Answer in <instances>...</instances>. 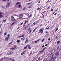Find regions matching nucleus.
I'll use <instances>...</instances> for the list:
<instances>
[{
    "instance_id": "nucleus-1",
    "label": "nucleus",
    "mask_w": 61,
    "mask_h": 61,
    "mask_svg": "<svg viewBox=\"0 0 61 61\" xmlns=\"http://www.w3.org/2000/svg\"><path fill=\"white\" fill-rule=\"evenodd\" d=\"M10 2H9L7 3L6 7V8H8L9 7V6H10Z\"/></svg>"
},
{
    "instance_id": "nucleus-2",
    "label": "nucleus",
    "mask_w": 61,
    "mask_h": 61,
    "mask_svg": "<svg viewBox=\"0 0 61 61\" xmlns=\"http://www.w3.org/2000/svg\"><path fill=\"white\" fill-rule=\"evenodd\" d=\"M28 20H25V23H24V24L23 26V27H24V26H25V24H26V23H27H27H28Z\"/></svg>"
},
{
    "instance_id": "nucleus-3",
    "label": "nucleus",
    "mask_w": 61,
    "mask_h": 61,
    "mask_svg": "<svg viewBox=\"0 0 61 61\" xmlns=\"http://www.w3.org/2000/svg\"><path fill=\"white\" fill-rule=\"evenodd\" d=\"M43 29H41L40 30L39 32H38L39 33H41V35L42 34H43V31H43Z\"/></svg>"
},
{
    "instance_id": "nucleus-4",
    "label": "nucleus",
    "mask_w": 61,
    "mask_h": 61,
    "mask_svg": "<svg viewBox=\"0 0 61 61\" xmlns=\"http://www.w3.org/2000/svg\"><path fill=\"white\" fill-rule=\"evenodd\" d=\"M10 38V37H6L5 39V41H8V40Z\"/></svg>"
},
{
    "instance_id": "nucleus-5",
    "label": "nucleus",
    "mask_w": 61,
    "mask_h": 61,
    "mask_svg": "<svg viewBox=\"0 0 61 61\" xmlns=\"http://www.w3.org/2000/svg\"><path fill=\"white\" fill-rule=\"evenodd\" d=\"M14 46L15 48H10V49L12 50H14V49L15 50V49H16V46L15 45Z\"/></svg>"
},
{
    "instance_id": "nucleus-6",
    "label": "nucleus",
    "mask_w": 61,
    "mask_h": 61,
    "mask_svg": "<svg viewBox=\"0 0 61 61\" xmlns=\"http://www.w3.org/2000/svg\"><path fill=\"white\" fill-rule=\"evenodd\" d=\"M11 18L12 19V20L14 22V21H15V18H14V17L13 16H11Z\"/></svg>"
},
{
    "instance_id": "nucleus-7",
    "label": "nucleus",
    "mask_w": 61,
    "mask_h": 61,
    "mask_svg": "<svg viewBox=\"0 0 61 61\" xmlns=\"http://www.w3.org/2000/svg\"><path fill=\"white\" fill-rule=\"evenodd\" d=\"M30 24H29L27 26H25L24 27L25 29H26L27 28H28V26H30Z\"/></svg>"
},
{
    "instance_id": "nucleus-8",
    "label": "nucleus",
    "mask_w": 61,
    "mask_h": 61,
    "mask_svg": "<svg viewBox=\"0 0 61 61\" xmlns=\"http://www.w3.org/2000/svg\"><path fill=\"white\" fill-rule=\"evenodd\" d=\"M17 23V21H15L12 24H11V26H12V25H14L15 24H16V23Z\"/></svg>"
},
{
    "instance_id": "nucleus-9",
    "label": "nucleus",
    "mask_w": 61,
    "mask_h": 61,
    "mask_svg": "<svg viewBox=\"0 0 61 61\" xmlns=\"http://www.w3.org/2000/svg\"><path fill=\"white\" fill-rule=\"evenodd\" d=\"M28 39L27 38L26 40L25 43L26 44H27V43H28Z\"/></svg>"
},
{
    "instance_id": "nucleus-10",
    "label": "nucleus",
    "mask_w": 61,
    "mask_h": 61,
    "mask_svg": "<svg viewBox=\"0 0 61 61\" xmlns=\"http://www.w3.org/2000/svg\"><path fill=\"white\" fill-rule=\"evenodd\" d=\"M25 37H23L22 38H21V41H24L25 40Z\"/></svg>"
},
{
    "instance_id": "nucleus-11",
    "label": "nucleus",
    "mask_w": 61,
    "mask_h": 61,
    "mask_svg": "<svg viewBox=\"0 0 61 61\" xmlns=\"http://www.w3.org/2000/svg\"><path fill=\"white\" fill-rule=\"evenodd\" d=\"M39 40H40V39H39L37 41H36L35 42V43H37V42H39Z\"/></svg>"
},
{
    "instance_id": "nucleus-12",
    "label": "nucleus",
    "mask_w": 61,
    "mask_h": 61,
    "mask_svg": "<svg viewBox=\"0 0 61 61\" xmlns=\"http://www.w3.org/2000/svg\"><path fill=\"white\" fill-rule=\"evenodd\" d=\"M20 2H17L16 3V5H20Z\"/></svg>"
},
{
    "instance_id": "nucleus-13",
    "label": "nucleus",
    "mask_w": 61,
    "mask_h": 61,
    "mask_svg": "<svg viewBox=\"0 0 61 61\" xmlns=\"http://www.w3.org/2000/svg\"><path fill=\"white\" fill-rule=\"evenodd\" d=\"M40 21V20H38L36 21V25H37V24H38L39 23V22Z\"/></svg>"
},
{
    "instance_id": "nucleus-14",
    "label": "nucleus",
    "mask_w": 61,
    "mask_h": 61,
    "mask_svg": "<svg viewBox=\"0 0 61 61\" xmlns=\"http://www.w3.org/2000/svg\"><path fill=\"white\" fill-rule=\"evenodd\" d=\"M27 46L28 47V49H31V48L30 47V45H27Z\"/></svg>"
},
{
    "instance_id": "nucleus-15",
    "label": "nucleus",
    "mask_w": 61,
    "mask_h": 61,
    "mask_svg": "<svg viewBox=\"0 0 61 61\" xmlns=\"http://www.w3.org/2000/svg\"><path fill=\"white\" fill-rule=\"evenodd\" d=\"M59 52H57L55 54V55H59Z\"/></svg>"
},
{
    "instance_id": "nucleus-16",
    "label": "nucleus",
    "mask_w": 61,
    "mask_h": 61,
    "mask_svg": "<svg viewBox=\"0 0 61 61\" xmlns=\"http://www.w3.org/2000/svg\"><path fill=\"white\" fill-rule=\"evenodd\" d=\"M28 47V46H27V45L24 48V49H27V48Z\"/></svg>"
},
{
    "instance_id": "nucleus-17",
    "label": "nucleus",
    "mask_w": 61,
    "mask_h": 61,
    "mask_svg": "<svg viewBox=\"0 0 61 61\" xmlns=\"http://www.w3.org/2000/svg\"><path fill=\"white\" fill-rule=\"evenodd\" d=\"M4 17V15H3L1 14L0 15V18L1 17Z\"/></svg>"
},
{
    "instance_id": "nucleus-18",
    "label": "nucleus",
    "mask_w": 61,
    "mask_h": 61,
    "mask_svg": "<svg viewBox=\"0 0 61 61\" xmlns=\"http://www.w3.org/2000/svg\"><path fill=\"white\" fill-rule=\"evenodd\" d=\"M24 16V15L23 14H20V16L21 17H23Z\"/></svg>"
},
{
    "instance_id": "nucleus-19",
    "label": "nucleus",
    "mask_w": 61,
    "mask_h": 61,
    "mask_svg": "<svg viewBox=\"0 0 61 61\" xmlns=\"http://www.w3.org/2000/svg\"><path fill=\"white\" fill-rule=\"evenodd\" d=\"M25 36V35L23 34L22 36H20V37H24Z\"/></svg>"
},
{
    "instance_id": "nucleus-20",
    "label": "nucleus",
    "mask_w": 61,
    "mask_h": 61,
    "mask_svg": "<svg viewBox=\"0 0 61 61\" xmlns=\"http://www.w3.org/2000/svg\"><path fill=\"white\" fill-rule=\"evenodd\" d=\"M20 17L19 18V19H23V18H22V17L20 16Z\"/></svg>"
},
{
    "instance_id": "nucleus-21",
    "label": "nucleus",
    "mask_w": 61,
    "mask_h": 61,
    "mask_svg": "<svg viewBox=\"0 0 61 61\" xmlns=\"http://www.w3.org/2000/svg\"><path fill=\"white\" fill-rule=\"evenodd\" d=\"M20 41V40H18L17 41V43H19Z\"/></svg>"
},
{
    "instance_id": "nucleus-22",
    "label": "nucleus",
    "mask_w": 61,
    "mask_h": 61,
    "mask_svg": "<svg viewBox=\"0 0 61 61\" xmlns=\"http://www.w3.org/2000/svg\"><path fill=\"white\" fill-rule=\"evenodd\" d=\"M6 19H5L3 20V22L5 23L6 22Z\"/></svg>"
},
{
    "instance_id": "nucleus-23",
    "label": "nucleus",
    "mask_w": 61,
    "mask_h": 61,
    "mask_svg": "<svg viewBox=\"0 0 61 61\" xmlns=\"http://www.w3.org/2000/svg\"><path fill=\"white\" fill-rule=\"evenodd\" d=\"M56 59V57H54L53 58H52L51 59H53V60H55Z\"/></svg>"
},
{
    "instance_id": "nucleus-24",
    "label": "nucleus",
    "mask_w": 61,
    "mask_h": 61,
    "mask_svg": "<svg viewBox=\"0 0 61 61\" xmlns=\"http://www.w3.org/2000/svg\"><path fill=\"white\" fill-rule=\"evenodd\" d=\"M23 23H24V22H22V23H20V25H23Z\"/></svg>"
},
{
    "instance_id": "nucleus-25",
    "label": "nucleus",
    "mask_w": 61,
    "mask_h": 61,
    "mask_svg": "<svg viewBox=\"0 0 61 61\" xmlns=\"http://www.w3.org/2000/svg\"><path fill=\"white\" fill-rule=\"evenodd\" d=\"M53 57H54V54H53L52 55V57H51V59L52 58H53Z\"/></svg>"
},
{
    "instance_id": "nucleus-26",
    "label": "nucleus",
    "mask_w": 61,
    "mask_h": 61,
    "mask_svg": "<svg viewBox=\"0 0 61 61\" xmlns=\"http://www.w3.org/2000/svg\"><path fill=\"white\" fill-rule=\"evenodd\" d=\"M13 42L14 41L11 42H10V43H9V45H10V44H12Z\"/></svg>"
},
{
    "instance_id": "nucleus-27",
    "label": "nucleus",
    "mask_w": 61,
    "mask_h": 61,
    "mask_svg": "<svg viewBox=\"0 0 61 61\" xmlns=\"http://www.w3.org/2000/svg\"><path fill=\"white\" fill-rule=\"evenodd\" d=\"M32 52H31L29 55V56H31V55H32Z\"/></svg>"
},
{
    "instance_id": "nucleus-28",
    "label": "nucleus",
    "mask_w": 61,
    "mask_h": 61,
    "mask_svg": "<svg viewBox=\"0 0 61 61\" xmlns=\"http://www.w3.org/2000/svg\"><path fill=\"white\" fill-rule=\"evenodd\" d=\"M18 7L19 8H20V7H21V5H19L18 6Z\"/></svg>"
},
{
    "instance_id": "nucleus-29",
    "label": "nucleus",
    "mask_w": 61,
    "mask_h": 61,
    "mask_svg": "<svg viewBox=\"0 0 61 61\" xmlns=\"http://www.w3.org/2000/svg\"><path fill=\"white\" fill-rule=\"evenodd\" d=\"M41 9V8H38L37 9V10H40V9Z\"/></svg>"
},
{
    "instance_id": "nucleus-30",
    "label": "nucleus",
    "mask_w": 61,
    "mask_h": 61,
    "mask_svg": "<svg viewBox=\"0 0 61 61\" xmlns=\"http://www.w3.org/2000/svg\"><path fill=\"white\" fill-rule=\"evenodd\" d=\"M58 28H57L56 29V30L55 31H57V30H58Z\"/></svg>"
},
{
    "instance_id": "nucleus-31",
    "label": "nucleus",
    "mask_w": 61,
    "mask_h": 61,
    "mask_svg": "<svg viewBox=\"0 0 61 61\" xmlns=\"http://www.w3.org/2000/svg\"><path fill=\"white\" fill-rule=\"evenodd\" d=\"M59 47H60V46H59L58 47L57 49H59Z\"/></svg>"
},
{
    "instance_id": "nucleus-32",
    "label": "nucleus",
    "mask_w": 61,
    "mask_h": 61,
    "mask_svg": "<svg viewBox=\"0 0 61 61\" xmlns=\"http://www.w3.org/2000/svg\"><path fill=\"white\" fill-rule=\"evenodd\" d=\"M54 52V51H53V50H51V51L50 52L51 53H53Z\"/></svg>"
},
{
    "instance_id": "nucleus-33",
    "label": "nucleus",
    "mask_w": 61,
    "mask_h": 61,
    "mask_svg": "<svg viewBox=\"0 0 61 61\" xmlns=\"http://www.w3.org/2000/svg\"><path fill=\"white\" fill-rule=\"evenodd\" d=\"M44 40H45V39H43L42 40L41 42H43V41H44Z\"/></svg>"
},
{
    "instance_id": "nucleus-34",
    "label": "nucleus",
    "mask_w": 61,
    "mask_h": 61,
    "mask_svg": "<svg viewBox=\"0 0 61 61\" xmlns=\"http://www.w3.org/2000/svg\"><path fill=\"white\" fill-rule=\"evenodd\" d=\"M41 59V58L40 57H39V58L38 59V60H39V59Z\"/></svg>"
},
{
    "instance_id": "nucleus-35",
    "label": "nucleus",
    "mask_w": 61,
    "mask_h": 61,
    "mask_svg": "<svg viewBox=\"0 0 61 61\" xmlns=\"http://www.w3.org/2000/svg\"><path fill=\"white\" fill-rule=\"evenodd\" d=\"M60 43V41H59L57 42V44H59Z\"/></svg>"
},
{
    "instance_id": "nucleus-36",
    "label": "nucleus",
    "mask_w": 61,
    "mask_h": 61,
    "mask_svg": "<svg viewBox=\"0 0 61 61\" xmlns=\"http://www.w3.org/2000/svg\"><path fill=\"white\" fill-rule=\"evenodd\" d=\"M49 29V27H48L47 28H46L45 29V30H46V29Z\"/></svg>"
},
{
    "instance_id": "nucleus-37",
    "label": "nucleus",
    "mask_w": 61,
    "mask_h": 61,
    "mask_svg": "<svg viewBox=\"0 0 61 61\" xmlns=\"http://www.w3.org/2000/svg\"><path fill=\"white\" fill-rule=\"evenodd\" d=\"M46 13V11H45L44 12H43V13L42 14V15H43V14H44V13Z\"/></svg>"
},
{
    "instance_id": "nucleus-38",
    "label": "nucleus",
    "mask_w": 61,
    "mask_h": 61,
    "mask_svg": "<svg viewBox=\"0 0 61 61\" xmlns=\"http://www.w3.org/2000/svg\"><path fill=\"white\" fill-rule=\"evenodd\" d=\"M33 25H36V22H34V23H33Z\"/></svg>"
},
{
    "instance_id": "nucleus-39",
    "label": "nucleus",
    "mask_w": 61,
    "mask_h": 61,
    "mask_svg": "<svg viewBox=\"0 0 61 61\" xmlns=\"http://www.w3.org/2000/svg\"><path fill=\"white\" fill-rule=\"evenodd\" d=\"M25 51H23L22 53H23V54H25Z\"/></svg>"
},
{
    "instance_id": "nucleus-40",
    "label": "nucleus",
    "mask_w": 61,
    "mask_h": 61,
    "mask_svg": "<svg viewBox=\"0 0 61 61\" xmlns=\"http://www.w3.org/2000/svg\"><path fill=\"white\" fill-rule=\"evenodd\" d=\"M32 16V14H31L29 16V17H31V16Z\"/></svg>"
},
{
    "instance_id": "nucleus-41",
    "label": "nucleus",
    "mask_w": 61,
    "mask_h": 61,
    "mask_svg": "<svg viewBox=\"0 0 61 61\" xmlns=\"http://www.w3.org/2000/svg\"><path fill=\"white\" fill-rule=\"evenodd\" d=\"M14 52H13L12 53H11V54H10L11 55H13L14 54Z\"/></svg>"
},
{
    "instance_id": "nucleus-42",
    "label": "nucleus",
    "mask_w": 61,
    "mask_h": 61,
    "mask_svg": "<svg viewBox=\"0 0 61 61\" xmlns=\"http://www.w3.org/2000/svg\"><path fill=\"white\" fill-rule=\"evenodd\" d=\"M3 59H4V58L1 59L0 60L1 61H2V60H3Z\"/></svg>"
},
{
    "instance_id": "nucleus-43",
    "label": "nucleus",
    "mask_w": 61,
    "mask_h": 61,
    "mask_svg": "<svg viewBox=\"0 0 61 61\" xmlns=\"http://www.w3.org/2000/svg\"><path fill=\"white\" fill-rule=\"evenodd\" d=\"M31 4V3H28L27 4V5H30V4Z\"/></svg>"
},
{
    "instance_id": "nucleus-44",
    "label": "nucleus",
    "mask_w": 61,
    "mask_h": 61,
    "mask_svg": "<svg viewBox=\"0 0 61 61\" xmlns=\"http://www.w3.org/2000/svg\"><path fill=\"white\" fill-rule=\"evenodd\" d=\"M7 58V57H4V58H4V59H6Z\"/></svg>"
},
{
    "instance_id": "nucleus-45",
    "label": "nucleus",
    "mask_w": 61,
    "mask_h": 61,
    "mask_svg": "<svg viewBox=\"0 0 61 61\" xmlns=\"http://www.w3.org/2000/svg\"><path fill=\"white\" fill-rule=\"evenodd\" d=\"M54 10V9H52L51 10V11H53V10Z\"/></svg>"
},
{
    "instance_id": "nucleus-46",
    "label": "nucleus",
    "mask_w": 61,
    "mask_h": 61,
    "mask_svg": "<svg viewBox=\"0 0 61 61\" xmlns=\"http://www.w3.org/2000/svg\"><path fill=\"white\" fill-rule=\"evenodd\" d=\"M45 47L44 45H43V46H42V48H43V47Z\"/></svg>"
},
{
    "instance_id": "nucleus-47",
    "label": "nucleus",
    "mask_w": 61,
    "mask_h": 61,
    "mask_svg": "<svg viewBox=\"0 0 61 61\" xmlns=\"http://www.w3.org/2000/svg\"><path fill=\"white\" fill-rule=\"evenodd\" d=\"M42 16V18H44V17H45V16L44 15H43Z\"/></svg>"
},
{
    "instance_id": "nucleus-48",
    "label": "nucleus",
    "mask_w": 61,
    "mask_h": 61,
    "mask_svg": "<svg viewBox=\"0 0 61 61\" xmlns=\"http://www.w3.org/2000/svg\"><path fill=\"white\" fill-rule=\"evenodd\" d=\"M57 14V13H56L54 14V15H56Z\"/></svg>"
},
{
    "instance_id": "nucleus-49",
    "label": "nucleus",
    "mask_w": 61,
    "mask_h": 61,
    "mask_svg": "<svg viewBox=\"0 0 61 61\" xmlns=\"http://www.w3.org/2000/svg\"><path fill=\"white\" fill-rule=\"evenodd\" d=\"M56 39H57L58 38V37L57 36H56L55 37Z\"/></svg>"
},
{
    "instance_id": "nucleus-50",
    "label": "nucleus",
    "mask_w": 61,
    "mask_h": 61,
    "mask_svg": "<svg viewBox=\"0 0 61 61\" xmlns=\"http://www.w3.org/2000/svg\"><path fill=\"white\" fill-rule=\"evenodd\" d=\"M45 46H47V44H46L45 45Z\"/></svg>"
},
{
    "instance_id": "nucleus-51",
    "label": "nucleus",
    "mask_w": 61,
    "mask_h": 61,
    "mask_svg": "<svg viewBox=\"0 0 61 61\" xmlns=\"http://www.w3.org/2000/svg\"><path fill=\"white\" fill-rule=\"evenodd\" d=\"M4 35H6V32H5V33Z\"/></svg>"
},
{
    "instance_id": "nucleus-52",
    "label": "nucleus",
    "mask_w": 61,
    "mask_h": 61,
    "mask_svg": "<svg viewBox=\"0 0 61 61\" xmlns=\"http://www.w3.org/2000/svg\"><path fill=\"white\" fill-rule=\"evenodd\" d=\"M12 53V51H10V54L11 55V54Z\"/></svg>"
},
{
    "instance_id": "nucleus-53",
    "label": "nucleus",
    "mask_w": 61,
    "mask_h": 61,
    "mask_svg": "<svg viewBox=\"0 0 61 61\" xmlns=\"http://www.w3.org/2000/svg\"><path fill=\"white\" fill-rule=\"evenodd\" d=\"M2 24L0 25V28L1 27V26H2Z\"/></svg>"
},
{
    "instance_id": "nucleus-54",
    "label": "nucleus",
    "mask_w": 61,
    "mask_h": 61,
    "mask_svg": "<svg viewBox=\"0 0 61 61\" xmlns=\"http://www.w3.org/2000/svg\"><path fill=\"white\" fill-rule=\"evenodd\" d=\"M42 52H43L42 51H41V52H40V53H42Z\"/></svg>"
},
{
    "instance_id": "nucleus-55",
    "label": "nucleus",
    "mask_w": 61,
    "mask_h": 61,
    "mask_svg": "<svg viewBox=\"0 0 61 61\" xmlns=\"http://www.w3.org/2000/svg\"><path fill=\"white\" fill-rule=\"evenodd\" d=\"M7 36L8 37H9V36H10V35H8V36Z\"/></svg>"
},
{
    "instance_id": "nucleus-56",
    "label": "nucleus",
    "mask_w": 61,
    "mask_h": 61,
    "mask_svg": "<svg viewBox=\"0 0 61 61\" xmlns=\"http://www.w3.org/2000/svg\"><path fill=\"white\" fill-rule=\"evenodd\" d=\"M2 8H5V7H4V6H2Z\"/></svg>"
},
{
    "instance_id": "nucleus-57",
    "label": "nucleus",
    "mask_w": 61,
    "mask_h": 61,
    "mask_svg": "<svg viewBox=\"0 0 61 61\" xmlns=\"http://www.w3.org/2000/svg\"><path fill=\"white\" fill-rule=\"evenodd\" d=\"M48 31H46V33H48Z\"/></svg>"
},
{
    "instance_id": "nucleus-58",
    "label": "nucleus",
    "mask_w": 61,
    "mask_h": 61,
    "mask_svg": "<svg viewBox=\"0 0 61 61\" xmlns=\"http://www.w3.org/2000/svg\"><path fill=\"white\" fill-rule=\"evenodd\" d=\"M12 61H15V60L14 59H13Z\"/></svg>"
},
{
    "instance_id": "nucleus-59",
    "label": "nucleus",
    "mask_w": 61,
    "mask_h": 61,
    "mask_svg": "<svg viewBox=\"0 0 61 61\" xmlns=\"http://www.w3.org/2000/svg\"><path fill=\"white\" fill-rule=\"evenodd\" d=\"M23 55V53H22L21 54V55Z\"/></svg>"
},
{
    "instance_id": "nucleus-60",
    "label": "nucleus",
    "mask_w": 61,
    "mask_h": 61,
    "mask_svg": "<svg viewBox=\"0 0 61 61\" xmlns=\"http://www.w3.org/2000/svg\"><path fill=\"white\" fill-rule=\"evenodd\" d=\"M3 1H6V0H3Z\"/></svg>"
},
{
    "instance_id": "nucleus-61",
    "label": "nucleus",
    "mask_w": 61,
    "mask_h": 61,
    "mask_svg": "<svg viewBox=\"0 0 61 61\" xmlns=\"http://www.w3.org/2000/svg\"><path fill=\"white\" fill-rule=\"evenodd\" d=\"M46 47L44 48V49H43L44 50H45V49H46Z\"/></svg>"
},
{
    "instance_id": "nucleus-62",
    "label": "nucleus",
    "mask_w": 61,
    "mask_h": 61,
    "mask_svg": "<svg viewBox=\"0 0 61 61\" xmlns=\"http://www.w3.org/2000/svg\"><path fill=\"white\" fill-rule=\"evenodd\" d=\"M48 40H50V38H49L48 39Z\"/></svg>"
},
{
    "instance_id": "nucleus-63",
    "label": "nucleus",
    "mask_w": 61,
    "mask_h": 61,
    "mask_svg": "<svg viewBox=\"0 0 61 61\" xmlns=\"http://www.w3.org/2000/svg\"><path fill=\"white\" fill-rule=\"evenodd\" d=\"M25 7L24 8L23 10H25Z\"/></svg>"
},
{
    "instance_id": "nucleus-64",
    "label": "nucleus",
    "mask_w": 61,
    "mask_h": 61,
    "mask_svg": "<svg viewBox=\"0 0 61 61\" xmlns=\"http://www.w3.org/2000/svg\"><path fill=\"white\" fill-rule=\"evenodd\" d=\"M44 50L43 49L42 50V52H44Z\"/></svg>"
}]
</instances>
